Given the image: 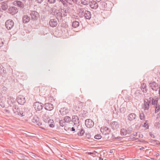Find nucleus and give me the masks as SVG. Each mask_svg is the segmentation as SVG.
<instances>
[{
  "mask_svg": "<svg viewBox=\"0 0 160 160\" xmlns=\"http://www.w3.org/2000/svg\"><path fill=\"white\" fill-rule=\"evenodd\" d=\"M13 111L14 113L21 117L24 116L26 114L25 111L24 112L22 108H18L16 106H14L13 108Z\"/></svg>",
  "mask_w": 160,
  "mask_h": 160,
  "instance_id": "nucleus-1",
  "label": "nucleus"
},
{
  "mask_svg": "<svg viewBox=\"0 0 160 160\" xmlns=\"http://www.w3.org/2000/svg\"><path fill=\"white\" fill-rule=\"evenodd\" d=\"M30 15L31 17V19L33 20H36L39 17L38 12L35 11H31L30 12Z\"/></svg>",
  "mask_w": 160,
  "mask_h": 160,
  "instance_id": "nucleus-2",
  "label": "nucleus"
},
{
  "mask_svg": "<svg viewBox=\"0 0 160 160\" xmlns=\"http://www.w3.org/2000/svg\"><path fill=\"white\" fill-rule=\"evenodd\" d=\"M158 98L156 96L150 97L149 98V102L153 106L158 104Z\"/></svg>",
  "mask_w": 160,
  "mask_h": 160,
  "instance_id": "nucleus-3",
  "label": "nucleus"
},
{
  "mask_svg": "<svg viewBox=\"0 0 160 160\" xmlns=\"http://www.w3.org/2000/svg\"><path fill=\"white\" fill-rule=\"evenodd\" d=\"M14 25V22L11 20H7L5 23V26L8 30H10L12 28Z\"/></svg>",
  "mask_w": 160,
  "mask_h": 160,
  "instance_id": "nucleus-4",
  "label": "nucleus"
},
{
  "mask_svg": "<svg viewBox=\"0 0 160 160\" xmlns=\"http://www.w3.org/2000/svg\"><path fill=\"white\" fill-rule=\"evenodd\" d=\"M17 102L20 105H23L26 102L25 97L22 95H19L17 98Z\"/></svg>",
  "mask_w": 160,
  "mask_h": 160,
  "instance_id": "nucleus-5",
  "label": "nucleus"
},
{
  "mask_svg": "<svg viewBox=\"0 0 160 160\" xmlns=\"http://www.w3.org/2000/svg\"><path fill=\"white\" fill-rule=\"evenodd\" d=\"M85 124L86 126L88 128L92 127L94 125L93 122L90 119H86L85 121Z\"/></svg>",
  "mask_w": 160,
  "mask_h": 160,
  "instance_id": "nucleus-6",
  "label": "nucleus"
},
{
  "mask_svg": "<svg viewBox=\"0 0 160 160\" xmlns=\"http://www.w3.org/2000/svg\"><path fill=\"white\" fill-rule=\"evenodd\" d=\"M150 88L153 90L157 91L158 89V84L155 82H151L149 83Z\"/></svg>",
  "mask_w": 160,
  "mask_h": 160,
  "instance_id": "nucleus-7",
  "label": "nucleus"
},
{
  "mask_svg": "<svg viewBox=\"0 0 160 160\" xmlns=\"http://www.w3.org/2000/svg\"><path fill=\"white\" fill-rule=\"evenodd\" d=\"M150 103L149 99L145 98L144 101L143 108L145 110H148L149 108Z\"/></svg>",
  "mask_w": 160,
  "mask_h": 160,
  "instance_id": "nucleus-8",
  "label": "nucleus"
},
{
  "mask_svg": "<svg viewBox=\"0 0 160 160\" xmlns=\"http://www.w3.org/2000/svg\"><path fill=\"white\" fill-rule=\"evenodd\" d=\"M34 108L38 111L41 110L43 107V104L39 102L35 103L33 105Z\"/></svg>",
  "mask_w": 160,
  "mask_h": 160,
  "instance_id": "nucleus-9",
  "label": "nucleus"
},
{
  "mask_svg": "<svg viewBox=\"0 0 160 160\" xmlns=\"http://www.w3.org/2000/svg\"><path fill=\"white\" fill-rule=\"evenodd\" d=\"M8 12L12 15H14L18 11V9L15 7H11L9 8Z\"/></svg>",
  "mask_w": 160,
  "mask_h": 160,
  "instance_id": "nucleus-10",
  "label": "nucleus"
},
{
  "mask_svg": "<svg viewBox=\"0 0 160 160\" xmlns=\"http://www.w3.org/2000/svg\"><path fill=\"white\" fill-rule=\"evenodd\" d=\"M44 108L46 110L51 111L53 109L54 107L52 104L47 103L44 104Z\"/></svg>",
  "mask_w": 160,
  "mask_h": 160,
  "instance_id": "nucleus-11",
  "label": "nucleus"
},
{
  "mask_svg": "<svg viewBox=\"0 0 160 160\" xmlns=\"http://www.w3.org/2000/svg\"><path fill=\"white\" fill-rule=\"evenodd\" d=\"M101 132L105 135H107L109 134L110 130V129L107 127L101 128L100 129Z\"/></svg>",
  "mask_w": 160,
  "mask_h": 160,
  "instance_id": "nucleus-12",
  "label": "nucleus"
},
{
  "mask_svg": "<svg viewBox=\"0 0 160 160\" xmlns=\"http://www.w3.org/2000/svg\"><path fill=\"white\" fill-rule=\"evenodd\" d=\"M90 7L92 9H96L98 7V3L95 1H92L90 4Z\"/></svg>",
  "mask_w": 160,
  "mask_h": 160,
  "instance_id": "nucleus-13",
  "label": "nucleus"
},
{
  "mask_svg": "<svg viewBox=\"0 0 160 160\" xmlns=\"http://www.w3.org/2000/svg\"><path fill=\"white\" fill-rule=\"evenodd\" d=\"M49 24L51 27H55L58 24L57 21L56 19H51L49 21Z\"/></svg>",
  "mask_w": 160,
  "mask_h": 160,
  "instance_id": "nucleus-14",
  "label": "nucleus"
},
{
  "mask_svg": "<svg viewBox=\"0 0 160 160\" xmlns=\"http://www.w3.org/2000/svg\"><path fill=\"white\" fill-rule=\"evenodd\" d=\"M111 126L112 129L115 130L118 129L119 128V124L117 122L114 121L111 123Z\"/></svg>",
  "mask_w": 160,
  "mask_h": 160,
  "instance_id": "nucleus-15",
  "label": "nucleus"
},
{
  "mask_svg": "<svg viewBox=\"0 0 160 160\" xmlns=\"http://www.w3.org/2000/svg\"><path fill=\"white\" fill-rule=\"evenodd\" d=\"M84 16L86 19H90L91 18V12L85 10V13L83 16Z\"/></svg>",
  "mask_w": 160,
  "mask_h": 160,
  "instance_id": "nucleus-16",
  "label": "nucleus"
},
{
  "mask_svg": "<svg viewBox=\"0 0 160 160\" xmlns=\"http://www.w3.org/2000/svg\"><path fill=\"white\" fill-rule=\"evenodd\" d=\"M108 3H106L103 1H101L99 5L100 8L101 9H104L107 7L108 3H109L110 2L109 1H107Z\"/></svg>",
  "mask_w": 160,
  "mask_h": 160,
  "instance_id": "nucleus-17",
  "label": "nucleus"
},
{
  "mask_svg": "<svg viewBox=\"0 0 160 160\" xmlns=\"http://www.w3.org/2000/svg\"><path fill=\"white\" fill-rule=\"evenodd\" d=\"M59 112L62 115L64 116L68 113V110L65 108H62L60 110Z\"/></svg>",
  "mask_w": 160,
  "mask_h": 160,
  "instance_id": "nucleus-18",
  "label": "nucleus"
},
{
  "mask_svg": "<svg viewBox=\"0 0 160 160\" xmlns=\"http://www.w3.org/2000/svg\"><path fill=\"white\" fill-rule=\"evenodd\" d=\"M32 121L33 122L38 126H40L42 125L41 122H40L39 121V119L37 117H34L33 119H32Z\"/></svg>",
  "mask_w": 160,
  "mask_h": 160,
  "instance_id": "nucleus-19",
  "label": "nucleus"
},
{
  "mask_svg": "<svg viewBox=\"0 0 160 160\" xmlns=\"http://www.w3.org/2000/svg\"><path fill=\"white\" fill-rule=\"evenodd\" d=\"M72 121L73 122L74 124H77L79 123V118L76 115H73L72 117Z\"/></svg>",
  "mask_w": 160,
  "mask_h": 160,
  "instance_id": "nucleus-20",
  "label": "nucleus"
},
{
  "mask_svg": "<svg viewBox=\"0 0 160 160\" xmlns=\"http://www.w3.org/2000/svg\"><path fill=\"white\" fill-rule=\"evenodd\" d=\"M141 88L143 93H146L147 92V87L145 84L142 83L141 85Z\"/></svg>",
  "mask_w": 160,
  "mask_h": 160,
  "instance_id": "nucleus-21",
  "label": "nucleus"
},
{
  "mask_svg": "<svg viewBox=\"0 0 160 160\" xmlns=\"http://www.w3.org/2000/svg\"><path fill=\"white\" fill-rule=\"evenodd\" d=\"M30 20V18L27 15H24L22 18V20L24 23H27Z\"/></svg>",
  "mask_w": 160,
  "mask_h": 160,
  "instance_id": "nucleus-22",
  "label": "nucleus"
},
{
  "mask_svg": "<svg viewBox=\"0 0 160 160\" xmlns=\"http://www.w3.org/2000/svg\"><path fill=\"white\" fill-rule=\"evenodd\" d=\"M136 117V116L135 114L132 113L128 115V118L129 121H131L135 119Z\"/></svg>",
  "mask_w": 160,
  "mask_h": 160,
  "instance_id": "nucleus-23",
  "label": "nucleus"
},
{
  "mask_svg": "<svg viewBox=\"0 0 160 160\" xmlns=\"http://www.w3.org/2000/svg\"><path fill=\"white\" fill-rule=\"evenodd\" d=\"M42 118L43 121L46 122H47L50 119L48 114L47 113L44 114L42 116Z\"/></svg>",
  "mask_w": 160,
  "mask_h": 160,
  "instance_id": "nucleus-24",
  "label": "nucleus"
},
{
  "mask_svg": "<svg viewBox=\"0 0 160 160\" xmlns=\"http://www.w3.org/2000/svg\"><path fill=\"white\" fill-rule=\"evenodd\" d=\"M86 10H85L84 8H78V12L79 13L80 15L82 17H83V16L85 13V12Z\"/></svg>",
  "mask_w": 160,
  "mask_h": 160,
  "instance_id": "nucleus-25",
  "label": "nucleus"
},
{
  "mask_svg": "<svg viewBox=\"0 0 160 160\" xmlns=\"http://www.w3.org/2000/svg\"><path fill=\"white\" fill-rule=\"evenodd\" d=\"M55 16L58 20H61L62 19V13L59 11L56 13Z\"/></svg>",
  "mask_w": 160,
  "mask_h": 160,
  "instance_id": "nucleus-26",
  "label": "nucleus"
},
{
  "mask_svg": "<svg viewBox=\"0 0 160 160\" xmlns=\"http://www.w3.org/2000/svg\"><path fill=\"white\" fill-rule=\"evenodd\" d=\"M6 73V71L4 70V68L2 65H0V75L3 76Z\"/></svg>",
  "mask_w": 160,
  "mask_h": 160,
  "instance_id": "nucleus-27",
  "label": "nucleus"
},
{
  "mask_svg": "<svg viewBox=\"0 0 160 160\" xmlns=\"http://www.w3.org/2000/svg\"><path fill=\"white\" fill-rule=\"evenodd\" d=\"M47 122L50 127L53 128L54 127V121L52 119H49Z\"/></svg>",
  "mask_w": 160,
  "mask_h": 160,
  "instance_id": "nucleus-28",
  "label": "nucleus"
},
{
  "mask_svg": "<svg viewBox=\"0 0 160 160\" xmlns=\"http://www.w3.org/2000/svg\"><path fill=\"white\" fill-rule=\"evenodd\" d=\"M0 5H1V7L2 8L3 10H5L8 8V6L6 3L2 2Z\"/></svg>",
  "mask_w": 160,
  "mask_h": 160,
  "instance_id": "nucleus-29",
  "label": "nucleus"
},
{
  "mask_svg": "<svg viewBox=\"0 0 160 160\" xmlns=\"http://www.w3.org/2000/svg\"><path fill=\"white\" fill-rule=\"evenodd\" d=\"M79 23L78 21H74L72 23V26L74 28H77L79 26Z\"/></svg>",
  "mask_w": 160,
  "mask_h": 160,
  "instance_id": "nucleus-30",
  "label": "nucleus"
},
{
  "mask_svg": "<svg viewBox=\"0 0 160 160\" xmlns=\"http://www.w3.org/2000/svg\"><path fill=\"white\" fill-rule=\"evenodd\" d=\"M155 108V112L157 113L160 110V105L159 103L154 106Z\"/></svg>",
  "mask_w": 160,
  "mask_h": 160,
  "instance_id": "nucleus-31",
  "label": "nucleus"
},
{
  "mask_svg": "<svg viewBox=\"0 0 160 160\" xmlns=\"http://www.w3.org/2000/svg\"><path fill=\"white\" fill-rule=\"evenodd\" d=\"M140 132H135L133 133L132 135V136H134V138L135 139H137L138 137H140Z\"/></svg>",
  "mask_w": 160,
  "mask_h": 160,
  "instance_id": "nucleus-32",
  "label": "nucleus"
},
{
  "mask_svg": "<svg viewBox=\"0 0 160 160\" xmlns=\"http://www.w3.org/2000/svg\"><path fill=\"white\" fill-rule=\"evenodd\" d=\"M15 3L17 5L21 8H23L24 6V4L22 2L20 1H16V2H15Z\"/></svg>",
  "mask_w": 160,
  "mask_h": 160,
  "instance_id": "nucleus-33",
  "label": "nucleus"
},
{
  "mask_svg": "<svg viewBox=\"0 0 160 160\" xmlns=\"http://www.w3.org/2000/svg\"><path fill=\"white\" fill-rule=\"evenodd\" d=\"M59 11L58 10H57L56 8H52V12H51V14L52 15H55L56 13Z\"/></svg>",
  "mask_w": 160,
  "mask_h": 160,
  "instance_id": "nucleus-34",
  "label": "nucleus"
},
{
  "mask_svg": "<svg viewBox=\"0 0 160 160\" xmlns=\"http://www.w3.org/2000/svg\"><path fill=\"white\" fill-rule=\"evenodd\" d=\"M63 120L65 122H69L71 121V119L70 117L66 116L64 117Z\"/></svg>",
  "mask_w": 160,
  "mask_h": 160,
  "instance_id": "nucleus-35",
  "label": "nucleus"
},
{
  "mask_svg": "<svg viewBox=\"0 0 160 160\" xmlns=\"http://www.w3.org/2000/svg\"><path fill=\"white\" fill-rule=\"evenodd\" d=\"M81 2L84 5H88L90 2V0H81Z\"/></svg>",
  "mask_w": 160,
  "mask_h": 160,
  "instance_id": "nucleus-36",
  "label": "nucleus"
},
{
  "mask_svg": "<svg viewBox=\"0 0 160 160\" xmlns=\"http://www.w3.org/2000/svg\"><path fill=\"white\" fill-rule=\"evenodd\" d=\"M15 100H16L14 98H10L8 101V103L10 105H11L12 104H13V103H15Z\"/></svg>",
  "mask_w": 160,
  "mask_h": 160,
  "instance_id": "nucleus-37",
  "label": "nucleus"
},
{
  "mask_svg": "<svg viewBox=\"0 0 160 160\" xmlns=\"http://www.w3.org/2000/svg\"><path fill=\"white\" fill-rule=\"evenodd\" d=\"M121 134L122 136H125L127 135L126 129L124 128L121 129Z\"/></svg>",
  "mask_w": 160,
  "mask_h": 160,
  "instance_id": "nucleus-38",
  "label": "nucleus"
},
{
  "mask_svg": "<svg viewBox=\"0 0 160 160\" xmlns=\"http://www.w3.org/2000/svg\"><path fill=\"white\" fill-rule=\"evenodd\" d=\"M140 118L141 120H143L145 118V115L142 112L140 113Z\"/></svg>",
  "mask_w": 160,
  "mask_h": 160,
  "instance_id": "nucleus-39",
  "label": "nucleus"
},
{
  "mask_svg": "<svg viewBox=\"0 0 160 160\" xmlns=\"http://www.w3.org/2000/svg\"><path fill=\"white\" fill-rule=\"evenodd\" d=\"M132 128L131 127H129L126 130L127 134H129L132 131Z\"/></svg>",
  "mask_w": 160,
  "mask_h": 160,
  "instance_id": "nucleus-40",
  "label": "nucleus"
},
{
  "mask_svg": "<svg viewBox=\"0 0 160 160\" xmlns=\"http://www.w3.org/2000/svg\"><path fill=\"white\" fill-rule=\"evenodd\" d=\"M64 5H66L67 3L68 2V0H59Z\"/></svg>",
  "mask_w": 160,
  "mask_h": 160,
  "instance_id": "nucleus-41",
  "label": "nucleus"
},
{
  "mask_svg": "<svg viewBox=\"0 0 160 160\" xmlns=\"http://www.w3.org/2000/svg\"><path fill=\"white\" fill-rule=\"evenodd\" d=\"M84 133V131L83 129L81 130L78 133V134L79 136H82L83 135Z\"/></svg>",
  "mask_w": 160,
  "mask_h": 160,
  "instance_id": "nucleus-42",
  "label": "nucleus"
},
{
  "mask_svg": "<svg viewBox=\"0 0 160 160\" xmlns=\"http://www.w3.org/2000/svg\"><path fill=\"white\" fill-rule=\"evenodd\" d=\"M148 121H146L144 123L143 125V127H145L146 128V129H147L149 128V126L148 125V124L147 123V122Z\"/></svg>",
  "mask_w": 160,
  "mask_h": 160,
  "instance_id": "nucleus-43",
  "label": "nucleus"
},
{
  "mask_svg": "<svg viewBox=\"0 0 160 160\" xmlns=\"http://www.w3.org/2000/svg\"><path fill=\"white\" fill-rule=\"evenodd\" d=\"M154 126L157 128H160V123L158 122H156Z\"/></svg>",
  "mask_w": 160,
  "mask_h": 160,
  "instance_id": "nucleus-44",
  "label": "nucleus"
},
{
  "mask_svg": "<svg viewBox=\"0 0 160 160\" xmlns=\"http://www.w3.org/2000/svg\"><path fill=\"white\" fill-rule=\"evenodd\" d=\"M101 135L99 134H98L96 135L94 137V138L97 139H99L101 138Z\"/></svg>",
  "mask_w": 160,
  "mask_h": 160,
  "instance_id": "nucleus-45",
  "label": "nucleus"
},
{
  "mask_svg": "<svg viewBox=\"0 0 160 160\" xmlns=\"http://www.w3.org/2000/svg\"><path fill=\"white\" fill-rule=\"evenodd\" d=\"M64 122L62 120L60 121L59 125L61 127H63L64 125Z\"/></svg>",
  "mask_w": 160,
  "mask_h": 160,
  "instance_id": "nucleus-46",
  "label": "nucleus"
},
{
  "mask_svg": "<svg viewBox=\"0 0 160 160\" xmlns=\"http://www.w3.org/2000/svg\"><path fill=\"white\" fill-rule=\"evenodd\" d=\"M4 152H8L10 153H13V151L12 150H11L8 149H6L4 150Z\"/></svg>",
  "mask_w": 160,
  "mask_h": 160,
  "instance_id": "nucleus-47",
  "label": "nucleus"
},
{
  "mask_svg": "<svg viewBox=\"0 0 160 160\" xmlns=\"http://www.w3.org/2000/svg\"><path fill=\"white\" fill-rule=\"evenodd\" d=\"M4 44L3 41L1 39H0V47L3 46Z\"/></svg>",
  "mask_w": 160,
  "mask_h": 160,
  "instance_id": "nucleus-48",
  "label": "nucleus"
},
{
  "mask_svg": "<svg viewBox=\"0 0 160 160\" xmlns=\"http://www.w3.org/2000/svg\"><path fill=\"white\" fill-rule=\"evenodd\" d=\"M49 2L50 3H54L56 2V0H48Z\"/></svg>",
  "mask_w": 160,
  "mask_h": 160,
  "instance_id": "nucleus-49",
  "label": "nucleus"
},
{
  "mask_svg": "<svg viewBox=\"0 0 160 160\" xmlns=\"http://www.w3.org/2000/svg\"><path fill=\"white\" fill-rule=\"evenodd\" d=\"M43 0H36V1H37V2L41 3L43 1Z\"/></svg>",
  "mask_w": 160,
  "mask_h": 160,
  "instance_id": "nucleus-50",
  "label": "nucleus"
},
{
  "mask_svg": "<svg viewBox=\"0 0 160 160\" xmlns=\"http://www.w3.org/2000/svg\"><path fill=\"white\" fill-rule=\"evenodd\" d=\"M150 136L152 138H155V136L153 134H151L150 135Z\"/></svg>",
  "mask_w": 160,
  "mask_h": 160,
  "instance_id": "nucleus-51",
  "label": "nucleus"
},
{
  "mask_svg": "<svg viewBox=\"0 0 160 160\" xmlns=\"http://www.w3.org/2000/svg\"><path fill=\"white\" fill-rule=\"evenodd\" d=\"M122 111L123 112L125 111V109L124 108H122L121 109V111Z\"/></svg>",
  "mask_w": 160,
  "mask_h": 160,
  "instance_id": "nucleus-52",
  "label": "nucleus"
},
{
  "mask_svg": "<svg viewBox=\"0 0 160 160\" xmlns=\"http://www.w3.org/2000/svg\"><path fill=\"white\" fill-rule=\"evenodd\" d=\"M48 98H49L50 99V102H52V100L53 99V98L52 97H49Z\"/></svg>",
  "mask_w": 160,
  "mask_h": 160,
  "instance_id": "nucleus-53",
  "label": "nucleus"
},
{
  "mask_svg": "<svg viewBox=\"0 0 160 160\" xmlns=\"http://www.w3.org/2000/svg\"><path fill=\"white\" fill-rule=\"evenodd\" d=\"M71 130L72 131H75V129L74 128V127H72V128H71Z\"/></svg>",
  "mask_w": 160,
  "mask_h": 160,
  "instance_id": "nucleus-54",
  "label": "nucleus"
},
{
  "mask_svg": "<svg viewBox=\"0 0 160 160\" xmlns=\"http://www.w3.org/2000/svg\"><path fill=\"white\" fill-rule=\"evenodd\" d=\"M158 72H157V74H159L160 75V69H159V70L158 69Z\"/></svg>",
  "mask_w": 160,
  "mask_h": 160,
  "instance_id": "nucleus-55",
  "label": "nucleus"
},
{
  "mask_svg": "<svg viewBox=\"0 0 160 160\" xmlns=\"http://www.w3.org/2000/svg\"><path fill=\"white\" fill-rule=\"evenodd\" d=\"M87 137L89 138L90 137V135L89 134H88L87 135Z\"/></svg>",
  "mask_w": 160,
  "mask_h": 160,
  "instance_id": "nucleus-56",
  "label": "nucleus"
},
{
  "mask_svg": "<svg viewBox=\"0 0 160 160\" xmlns=\"http://www.w3.org/2000/svg\"><path fill=\"white\" fill-rule=\"evenodd\" d=\"M113 150H110V151H109V152H110V153H113Z\"/></svg>",
  "mask_w": 160,
  "mask_h": 160,
  "instance_id": "nucleus-57",
  "label": "nucleus"
},
{
  "mask_svg": "<svg viewBox=\"0 0 160 160\" xmlns=\"http://www.w3.org/2000/svg\"><path fill=\"white\" fill-rule=\"evenodd\" d=\"M74 2H77V0H72Z\"/></svg>",
  "mask_w": 160,
  "mask_h": 160,
  "instance_id": "nucleus-58",
  "label": "nucleus"
},
{
  "mask_svg": "<svg viewBox=\"0 0 160 160\" xmlns=\"http://www.w3.org/2000/svg\"><path fill=\"white\" fill-rule=\"evenodd\" d=\"M144 148L143 147H141V148H140V150H143V149H144Z\"/></svg>",
  "mask_w": 160,
  "mask_h": 160,
  "instance_id": "nucleus-59",
  "label": "nucleus"
},
{
  "mask_svg": "<svg viewBox=\"0 0 160 160\" xmlns=\"http://www.w3.org/2000/svg\"><path fill=\"white\" fill-rule=\"evenodd\" d=\"M67 12H65V13L63 14V15H64V16H67Z\"/></svg>",
  "mask_w": 160,
  "mask_h": 160,
  "instance_id": "nucleus-60",
  "label": "nucleus"
},
{
  "mask_svg": "<svg viewBox=\"0 0 160 160\" xmlns=\"http://www.w3.org/2000/svg\"><path fill=\"white\" fill-rule=\"evenodd\" d=\"M158 92H159V93L160 95V88H159V91H158Z\"/></svg>",
  "mask_w": 160,
  "mask_h": 160,
  "instance_id": "nucleus-61",
  "label": "nucleus"
},
{
  "mask_svg": "<svg viewBox=\"0 0 160 160\" xmlns=\"http://www.w3.org/2000/svg\"><path fill=\"white\" fill-rule=\"evenodd\" d=\"M88 154H89L91 155V154H92V152H89L88 153Z\"/></svg>",
  "mask_w": 160,
  "mask_h": 160,
  "instance_id": "nucleus-62",
  "label": "nucleus"
},
{
  "mask_svg": "<svg viewBox=\"0 0 160 160\" xmlns=\"http://www.w3.org/2000/svg\"><path fill=\"white\" fill-rule=\"evenodd\" d=\"M98 2H99L100 1H101V0H96Z\"/></svg>",
  "mask_w": 160,
  "mask_h": 160,
  "instance_id": "nucleus-63",
  "label": "nucleus"
},
{
  "mask_svg": "<svg viewBox=\"0 0 160 160\" xmlns=\"http://www.w3.org/2000/svg\"><path fill=\"white\" fill-rule=\"evenodd\" d=\"M156 70H157V69L156 68H155V71H156Z\"/></svg>",
  "mask_w": 160,
  "mask_h": 160,
  "instance_id": "nucleus-64",
  "label": "nucleus"
}]
</instances>
